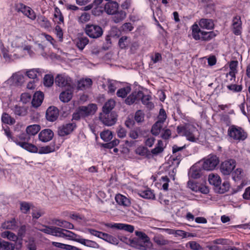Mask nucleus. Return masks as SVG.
I'll list each match as a JSON object with an SVG mask.
<instances>
[{
    "label": "nucleus",
    "mask_w": 250,
    "mask_h": 250,
    "mask_svg": "<svg viewBox=\"0 0 250 250\" xmlns=\"http://www.w3.org/2000/svg\"><path fill=\"white\" fill-rule=\"evenodd\" d=\"M177 133L192 142H197L199 139L200 133L197 128L190 123L181 124L177 127Z\"/></svg>",
    "instance_id": "nucleus-1"
},
{
    "label": "nucleus",
    "mask_w": 250,
    "mask_h": 250,
    "mask_svg": "<svg viewBox=\"0 0 250 250\" xmlns=\"http://www.w3.org/2000/svg\"><path fill=\"white\" fill-rule=\"evenodd\" d=\"M97 107L95 104H90L87 106L80 107L73 114V119L78 120L81 118H83L94 114L97 110Z\"/></svg>",
    "instance_id": "nucleus-2"
},
{
    "label": "nucleus",
    "mask_w": 250,
    "mask_h": 250,
    "mask_svg": "<svg viewBox=\"0 0 250 250\" xmlns=\"http://www.w3.org/2000/svg\"><path fill=\"white\" fill-rule=\"evenodd\" d=\"M228 134L231 139L238 142L244 141L247 138L246 132L242 127L234 125L229 127Z\"/></svg>",
    "instance_id": "nucleus-3"
},
{
    "label": "nucleus",
    "mask_w": 250,
    "mask_h": 250,
    "mask_svg": "<svg viewBox=\"0 0 250 250\" xmlns=\"http://www.w3.org/2000/svg\"><path fill=\"white\" fill-rule=\"evenodd\" d=\"M219 163V158L214 155H209L202 162V167L206 170H213Z\"/></svg>",
    "instance_id": "nucleus-4"
},
{
    "label": "nucleus",
    "mask_w": 250,
    "mask_h": 250,
    "mask_svg": "<svg viewBox=\"0 0 250 250\" xmlns=\"http://www.w3.org/2000/svg\"><path fill=\"white\" fill-rule=\"evenodd\" d=\"M86 34L91 38H98L103 33L102 28L95 24H87L84 29Z\"/></svg>",
    "instance_id": "nucleus-5"
},
{
    "label": "nucleus",
    "mask_w": 250,
    "mask_h": 250,
    "mask_svg": "<svg viewBox=\"0 0 250 250\" xmlns=\"http://www.w3.org/2000/svg\"><path fill=\"white\" fill-rule=\"evenodd\" d=\"M135 234L139 237L137 243H139L141 250H147L152 247V243L146 234L138 231H135Z\"/></svg>",
    "instance_id": "nucleus-6"
},
{
    "label": "nucleus",
    "mask_w": 250,
    "mask_h": 250,
    "mask_svg": "<svg viewBox=\"0 0 250 250\" xmlns=\"http://www.w3.org/2000/svg\"><path fill=\"white\" fill-rule=\"evenodd\" d=\"M55 82L60 87L73 88L72 82L71 78L65 74H59L56 77Z\"/></svg>",
    "instance_id": "nucleus-7"
},
{
    "label": "nucleus",
    "mask_w": 250,
    "mask_h": 250,
    "mask_svg": "<svg viewBox=\"0 0 250 250\" xmlns=\"http://www.w3.org/2000/svg\"><path fill=\"white\" fill-rule=\"evenodd\" d=\"M100 120L105 125L111 126L117 121V115L114 113L103 112L99 115Z\"/></svg>",
    "instance_id": "nucleus-8"
},
{
    "label": "nucleus",
    "mask_w": 250,
    "mask_h": 250,
    "mask_svg": "<svg viewBox=\"0 0 250 250\" xmlns=\"http://www.w3.org/2000/svg\"><path fill=\"white\" fill-rule=\"evenodd\" d=\"M16 9L18 12H21L25 16L31 20H35L36 18V15L35 12L29 7L24 5L22 3H18L16 5Z\"/></svg>",
    "instance_id": "nucleus-9"
},
{
    "label": "nucleus",
    "mask_w": 250,
    "mask_h": 250,
    "mask_svg": "<svg viewBox=\"0 0 250 250\" xmlns=\"http://www.w3.org/2000/svg\"><path fill=\"white\" fill-rule=\"evenodd\" d=\"M236 166V163L234 160L230 159L223 162L220 167L222 173L225 175L230 174Z\"/></svg>",
    "instance_id": "nucleus-10"
},
{
    "label": "nucleus",
    "mask_w": 250,
    "mask_h": 250,
    "mask_svg": "<svg viewBox=\"0 0 250 250\" xmlns=\"http://www.w3.org/2000/svg\"><path fill=\"white\" fill-rule=\"evenodd\" d=\"M22 246V241L20 240L16 244H13L8 241L2 240L0 241V250H21Z\"/></svg>",
    "instance_id": "nucleus-11"
},
{
    "label": "nucleus",
    "mask_w": 250,
    "mask_h": 250,
    "mask_svg": "<svg viewBox=\"0 0 250 250\" xmlns=\"http://www.w3.org/2000/svg\"><path fill=\"white\" fill-rule=\"evenodd\" d=\"M9 42L13 48H19L22 47L24 42V40L21 36H20L16 32L13 33L9 39Z\"/></svg>",
    "instance_id": "nucleus-12"
},
{
    "label": "nucleus",
    "mask_w": 250,
    "mask_h": 250,
    "mask_svg": "<svg viewBox=\"0 0 250 250\" xmlns=\"http://www.w3.org/2000/svg\"><path fill=\"white\" fill-rule=\"evenodd\" d=\"M76 127L74 123H68L63 125L58 128V133L59 136H64L71 133Z\"/></svg>",
    "instance_id": "nucleus-13"
},
{
    "label": "nucleus",
    "mask_w": 250,
    "mask_h": 250,
    "mask_svg": "<svg viewBox=\"0 0 250 250\" xmlns=\"http://www.w3.org/2000/svg\"><path fill=\"white\" fill-rule=\"evenodd\" d=\"M44 73L43 69L41 68H33L26 71V75L30 79L38 81V78L42 76Z\"/></svg>",
    "instance_id": "nucleus-14"
},
{
    "label": "nucleus",
    "mask_w": 250,
    "mask_h": 250,
    "mask_svg": "<svg viewBox=\"0 0 250 250\" xmlns=\"http://www.w3.org/2000/svg\"><path fill=\"white\" fill-rule=\"evenodd\" d=\"M0 236L4 239H7L10 241L14 242L15 244H16V243L20 240H21L22 241V239H19V236H21L20 232H19L18 236L11 231L6 230L1 233Z\"/></svg>",
    "instance_id": "nucleus-15"
},
{
    "label": "nucleus",
    "mask_w": 250,
    "mask_h": 250,
    "mask_svg": "<svg viewBox=\"0 0 250 250\" xmlns=\"http://www.w3.org/2000/svg\"><path fill=\"white\" fill-rule=\"evenodd\" d=\"M59 115L58 109L54 106H50L46 110V117L47 120L53 122L55 121Z\"/></svg>",
    "instance_id": "nucleus-16"
},
{
    "label": "nucleus",
    "mask_w": 250,
    "mask_h": 250,
    "mask_svg": "<svg viewBox=\"0 0 250 250\" xmlns=\"http://www.w3.org/2000/svg\"><path fill=\"white\" fill-rule=\"evenodd\" d=\"M57 235L58 237H68L70 239L74 240L76 241V239L79 238V236L75 234L72 231L69 230L62 229L59 228V230L57 231Z\"/></svg>",
    "instance_id": "nucleus-17"
},
{
    "label": "nucleus",
    "mask_w": 250,
    "mask_h": 250,
    "mask_svg": "<svg viewBox=\"0 0 250 250\" xmlns=\"http://www.w3.org/2000/svg\"><path fill=\"white\" fill-rule=\"evenodd\" d=\"M54 135L52 131L49 129L42 130L39 134V138L43 142H47L52 139Z\"/></svg>",
    "instance_id": "nucleus-18"
},
{
    "label": "nucleus",
    "mask_w": 250,
    "mask_h": 250,
    "mask_svg": "<svg viewBox=\"0 0 250 250\" xmlns=\"http://www.w3.org/2000/svg\"><path fill=\"white\" fill-rule=\"evenodd\" d=\"M241 21L240 17L236 16L232 20V28L233 33L236 35H239L241 33Z\"/></svg>",
    "instance_id": "nucleus-19"
},
{
    "label": "nucleus",
    "mask_w": 250,
    "mask_h": 250,
    "mask_svg": "<svg viewBox=\"0 0 250 250\" xmlns=\"http://www.w3.org/2000/svg\"><path fill=\"white\" fill-rule=\"evenodd\" d=\"M198 24L201 28L207 30H211L214 26L213 20L209 19H201L199 21Z\"/></svg>",
    "instance_id": "nucleus-20"
},
{
    "label": "nucleus",
    "mask_w": 250,
    "mask_h": 250,
    "mask_svg": "<svg viewBox=\"0 0 250 250\" xmlns=\"http://www.w3.org/2000/svg\"><path fill=\"white\" fill-rule=\"evenodd\" d=\"M106 226L110 228H114L119 229L125 230L129 232H132L134 229L133 226L122 223H116L114 224H109Z\"/></svg>",
    "instance_id": "nucleus-21"
},
{
    "label": "nucleus",
    "mask_w": 250,
    "mask_h": 250,
    "mask_svg": "<svg viewBox=\"0 0 250 250\" xmlns=\"http://www.w3.org/2000/svg\"><path fill=\"white\" fill-rule=\"evenodd\" d=\"M43 99V94L42 92L37 91L33 95L31 103L34 107H38L41 105Z\"/></svg>",
    "instance_id": "nucleus-22"
},
{
    "label": "nucleus",
    "mask_w": 250,
    "mask_h": 250,
    "mask_svg": "<svg viewBox=\"0 0 250 250\" xmlns=\"http://www.w3.org/2000/svg\"><path fill=\"white\" fill-rule=\"evenodd\" d=\"M118 3L115 1L107 2L104 6V10L109 15H112L117 11Z\"/></svg>",
    "instance_id": "nucleus-23"
},
{
    "label": "nucleus",
    "mask_w": 250,
    "mask_h": 250,
    "mask_svg": "<svg viewBox=\"0 0 250 250\" xmlns=\"http://www.w3.org/2000/svg\"><path fill=\"white\" fill-rule=\"evenodd\" d=\"M139 100H141L142 103L149 108L153 107V104L150 101L151 97L148 95H145L142 91H138Z\"/></svg>",
    "instance_id": "nucleus-24"
},
{
    "label": "nucleus",
    "mask_w": 250,
    "mask_h": 250,
    "mask_svg": "<svg viewBox=\"0 0 250 250\" xmlns=\"http://www.w3.org/2000/svg\"><path fill=\"white\" fill-rule=\"evenodd\" d=\"M115 200L118 204L124 207H128L131 204L128 198L121 194H118L116 195Z\"/></svg>",
    "instance_id": "nucleus-25"
},
{
    "label": "nucleus",
    "mask_w": 250,
    "mask_h": 250,
    "mask_svg": "<svg viewBox=\"0 0 250 250\" xmlns=\"http://www.w3.org/2000/svg\"><path fill=\"white\" fill-rule=\"evenodd\" d=\"M208 181L210 184L215 187V189L221 184V179L217 174L210 173L208 177Z\"/></svg>",
    "instance_id": "nucleus-26"
},
{
    "label": "nucleus",
    "mask_w": 250,
    "mask_h": 250,
    "mask_svg": "<svg viewBox=\"0 0 250 250\" xmlns=\"http://www.w3.org/2000/svg\"><path fill=\"white\" fill-rule=\"evenodd\" d=\"M13 83L17 85H21L24 82V76L19 72L13 74L10 79Z\"/></svg>",
    "instance_id": "nucleus-27"
},
{
    "label": "nucleus",
    "mask_w": 250,
    "mask_h": 250,
    "mask_svg": "<svg viewBox=\"0 0 250 250\" xmlns=\"http://www.w3.org/2000/svg\"><path fill=\"white\" fill-rule=\"evenodd\" d=\"M16 144L31 152H38V149L34 145L25 142H16Z\"/></svg>",
    "instance_id": "nucleus-28"
},
{
    "label": "nucleus",
    "mask_w": 250,
    "mask_h": 250,
    "mask_svg": "<svg viewBox=\"0 0 250 250\" xmlns=\"http://www.w3.org/2000/svg\"><path fill=\"white\" fill-rule=\"evenodd\" d=\"M191 30L192 36L193 39L195 40H200L202 36V32H203L204 31L200 29L199 25L196 23L192 25Z\"/></svg>",
    "instance_id": "nucleus-29"
},
{
    "label": "nucleus",
    "mask_w": 250,
    "mask_h": 250,
    "mask_svg": "<svg viewBox=\"0 0 250 250\" xmlns=\"http://www.w3.org/2000/svg\"><path fill=\"white\" fill-rule=\"evenodd\" d=\"M188 176L193 179L199 178L201 176L200 167L197 165H195L191 167L188 171Z\"/></svg>",
    "instance_id": "nucleus-30"
},
{
    "label": "nucleus",
    "mask_w": 250,
    "mask_h": 250,
    "mask_svg": "<svg viewBox=\"0 0 250 250\" xmlns=\"http://www.w3.org/2000/svg\"><path fill=\"white\" fill-rule=\"evenodd\" d=\"M37 21L42 27L45 29H48L50 28L51 27V24L49 21L43 16H38Z\"/></svg>",
    "instance_id": "nucleus-31"
},
{
    "label": "nucleus",
    "mask_w": 250,
    "mask_h": 250,
    "mask_svg": "<svg viewBox=\"0 0 250 250\" xmlns=\"http://www.w3.org/2000/svg\"><path fill=\"white\" fill-rule=\"evenodd\" d=\"M218 34L217 31H212L210 32L204 31L202 32L201 40L205 41H209L214 38Z\"/></svg>",
    "instance_id": "nucleus-32"
},
{
    "label": "nucleus",
    "mask_w": 250,
    "mask_h": 250,
    "mask_svg": "<svg viewBox=\"0 0 250 250\" xmlns=\"http://www.w3.org/2000/svg\"><path fill=\"white\" fill-rule=\"evenodd\" d=\"M92 83V81L90 78L83 79L80 80L78 83V88L79 89H84L89 88Z\"/></svg>",
    "instance_id": "nucleus-33"
},
{
    "label": "nucleus",
    "mask_w": 250,
    "mask_h": 250,
    "mask_svg": "<svg viewBox=\"0 0 250 250\" xmlns=\"http://www.w3.org/2000/svg\"><path fill=\"white\" fill-rule=\"evenodd\" d=\"M112 20L115 23H119L124 20L126 17V13L122 10L117 11L113 14Z\"/></svg>",
    "instance_id": "nucleus-34"
},
{
    "label": "nucleus",
    "mask_w": 250,
    "mask_h": 250,
    "mask_svg": "<svg viewBox=\"0 0 250 250\" xmlns=\"http://www.w3.org/2000/svg\"><path fill=\"white\" fill-rule=\"evenodd\" d=\"M88 42L89 40L86 37H78L76 41V45L81 50H83Z\"/></svg>",
    "instance_id": "nucleus-35"
},
{
    "label": "nucleus",
    "mask_w": 250,
    "mask_h": 250,
    "mask_svg": "<svg viewBox=\"0 0 250 250\" xmlns=\"http://www.w3.org/2000/svg\"><path fill=\"white\" fill-rule=\"evenodd\" d=\"M69 89L62 92L60 95V99L63 103L69 102L72 97V91Z\"/></svg>",
    "instance_id": "nucleus-36"
},
{
    "label": "nucleus",
    "mask_w": 250,
    "mask_h": 250,
    "mask_svg": "<svg viewBox=\"0 0 250 250\" xmlns=\"http://www.w3.org/2000/svg\"><path fill=\"white\" fill-rule=\"evenodd\" d=\"M1 228L5 229H15L17 228V223L15 219L3 222Z\"/></svg>",
    "instance_id": "nucleus-37"
},
{
    "label": "nucleus",
    "mask_w": 250,
    "mask_h": 250,
    "mask_svg": "<svg viewBox=\"0 0 250 250\" xmlns=\"http://www.w3.org/2000/svg\"><path fill=\"white\" fill-rule=\"evenodd\" d=\"M76 242H79L85 246L94 248H97L98 246V244L94 241L82 238H80V237H79V238L76 239Z\"/></svg>",
    "instance_id": "nucleus-38"
},
{
    "label": "nucleus",
    "mask_w": 250,
    "mask_h": 250,
    "mask_svg": "<svg viewBox=\"0 0 250 250\" xmlns=\"http://www.w3.org/2000/svg\"><path fill=\"white\" fill-rule=\"evenodd\" d=\"M59 230V228L55 227H48L46 226H44L43 227V229H41V231L45 233L46 234H51L55 236L57 235V231Z\"/></svg>",
    "instance_id": "nucleus-39"
},
{
    "label": "nucleus",
    "mask_w": 250,
    "mask_h": 250,
    "mask_svg": "<svg viewBox=\"0 0 250 250\" xmlns=\"http://www.w3.org/2000/svg\"><path fill=\"white\" fill-rule=\"evenodd\" d=\"M41 129L38 125H28L26 129V131L28 135H35L38 133Z\"/></svg>",
    "instance_id": "nucleus-40"
},
{
    "label": "nucleus",
    "mask_w": 250,
    "mask_h": 250,
    "mask_svg": "<svg viewBox=\"0 0 250 250\" xmlns=\"http://www.w3.org/2000/svg\"><path fill=\"white\" fill-rule=\"evenodd\" d=\"M55 150L54 144H50L48 146L41 147L38 151L40 154H46L54 152Z\"/></svg>",
    "instance_id": "nucleus-41"
},
{
    "label": "nucleus",
    "mask_w": 250,
    "mask_h": 250,
    "mask_svg": "<svg viewBox=\"0 0 250 250\" xmlns=\"http://www.w3.org/2000/svg\"><path fill=\"white\" fill-rule=\"evenodd\" d=\"M139 195L144 198L149 199H154L155 198L154 193L152 190L149 188L140 191Z\"/></svg>",
    "instance_id": "nucleus-42"
},
{
    "label": "nucleus",
    "mask_w": 250,
    "mask_h": 250,
    "mask_svg": "<svg viewBox=\"0 0 250 250\" xmlns=\"http://www.w3.org/2000/svg\"><path fill=\"white\" fill-rule=\"evenodd\" d=\"M116 102L113 99H110L107 101L103 107V112H110L115 106Z\"/></svg>",
    "instance_id": "nucleus-43"
},
{
    "label": "nucleus",
    "mask_w": 250,
    "mask_h": 250,
    "mask_svg": "<svg viewBox=\"0 0 250 250\" xmlns=\"http://www.w3.org/2000/svg\"><path fill=\"white\" fill-rule=\"evenodd\" d=\"M131 43V39L127 36H123L119 39V45L122 49H124L128 46Z\"/></svg>",
    "instance_id": "nucleus-44"
},
{
    "label": "nucleus",
    "mask_w": 250,
    "mask_h": 250,
    "mask_svg": "<svg viewBox=\"0 0 250 250\" xmlns=\"http://www.w3.org/2000/svg\"><path fill=\"white\" fill-rule=\"evenodd\" d=\"M171 162V164L173 165L174 168L172 170V174L171 175L173 176V179L174 180V176L175 174V172L174 171L175 168L178 166L181 161V157L177 156L176 157L172 156L170 157V160L169 161Z\"/></svg>",
    "instance_id": "nucleus-45"
},
{
    "label": "nucleus",
    "mask_w": 250,
    "mask_h": 250,
    "mask_svg": "<svg viewBox=\"0 0 250 250\" xmlns=\"http://www.w3.org/2000/svg\"><path fill=\"white\" fill-rule=\"evenodd\" d=\"M101 239H103L111 244L115 245L118 244V240L116 238L105 233H103L102 235Z\"/></svg>",
    "instance_id": "nucleus-46"
},
{
    "label": "nucleus",
    "mask_w": 250,
    "mask_h": 250,
    "mask_svg": "<svg viewBox=\"0 0 250 250\" xmlns=\"http://www.w3.org/2000/svg\"><path fill=\"white\" fill-rule=\"evenodd\" d=\"M229 188V183L227 182H224L222 185L221 184L216 187L215 188V190L216 192L219 193H224L225 192L227 191Z\"/></svg>",
    "instance_id": "nucleus-47"
},
{
    "label": "nucleus",
    "mask_w": 250,
    "mask_h": 250,
    "mask_svg": "<svg viewBox=\"0 0 250 250\" xmlns=\"http://www.w3.org/2000/svg\"><path fill=\"white\" fill-rule=\"evenodd\" d=\"M54 21L59 24L63 22V17L59 8H56L54 14Z\"/></svg>",
    "instance_id": "nucleus-48"
},
{
    "label": "nucleus",
    "mask_w": 250,
    "mask_h": 250,
    "mask_svg": "<svg viewBox=\"0 0 250 250\" xmlns=\"http://www.w3.org/2000/svg\"><path fill=\"white\" fill-rule=\"evenodd\" d=\"M14 112L17 115L24 116L27 114V109L25 107L16 106L14 108Z\"/></svg>",
    "instance_id": "nucleus-49"
},
{
    "label": "nucleus",
    "mask_w": 250,
    "mask_h": 250,
    "mask_svg": "<svg viewBox=\"0 0 250 250\" xmlns=\"http://www.w3.org/2000/svg\"><path fill=\"white\" fill-rule=\"evenodd\" d=\"M163 142L161 140H159L156 147L151 151L154 155H157L161 153L164 150Z\"/></svg>",
    "instance_id": "nucleus-50"
},
{
    "label": "nucleus",
    "mask_w": 250,
    "mask_h": 250,
    "mask_svg": "<svg viewBox=\"0 0 250 250\" xmlns=\"http://www.w3.org/2000/svg\"><path fill=\"white\" fill-rule=\"evenodd\" d=\"M101 139L105 142H108L111 140L113 137L112 132L108 130H104L100 134Z\"/></svg>",
    "instance_id": "nucleus-51"
},
{
    "label": "nucleus",
    "mask_w": 250,
    "mask_h": 250,
    "mask_svg": "<svg viewBox=\"0 0 250 250\" xmlns=\"http://www.w3.org/2000/svg\"><path fill=\"white\" fill-rule=\"evenodd\" d=\"M163 124L157 121L152 127L151 130L152 133L154 135H158L162 128Z\"/></svg>",
    "instance_id": "nucleus-52"
},
{
    "label": "nucleus",
    "mask_w": 250,
    "mask_h": 250,
    "mask_svg": "<svg viewBox=\"0 0 250 250\" xmlns=\"http://www.w3.org/2000/svg\"><path fill=\"white\" fill-rule=\"evenodd\" d=\"M186 247H189L192 250H203L202 247L197 242L191 241L186 244Z\"/></svg>",
    "instance_id": "nucleus-53"
},
{
    "label": "nucleus",
    "mask_w": 250,
    "mask_h": 250,
    "mask_svg": "<svg viewBox=\"0 0 250 250\" xmlns=\"http://www.w3.org/2000/svg\"><path fill=\"white\" fill-rule=\"evenodd\" d=\"M138 100H139L138 92H134L126 99L125 103L126 104L130 105Z\"/></svg>",
    "instance_id": "nucleus-54"
},
{
    "label": "nucleus",
    "mask_w": 250,
    "mask_h": 250,
    "mask_svg": "<svg viewBox=\"0 0 250 250\" xmlns=\"http://www.w3.org/2000/svg\"><path fill=\"white\" fill-rule=\"evenodd\" d=\"M130 90L129 86L121 88L117 91V95L119 97L124 98L130 92Z\"/></svg>",
    "instance_id": "nucleus-55"
},
{
    "label": "nucleus",
    "mask_w": 250,
    "mask_h": 250,
    "mask_svg": "<svg viewBox=\"0 0 250 250\" xmlns=\"http://www.w3.org/2000/svg\"><path fill=\"white\" fill-rule=\"evenodd\" d=\"M54 83V78L51 75H45L43 78V83L45 86L50 87Z\"/></svg>",
    "instance_id": "nucleus-56"
},
{
    "label": "nucleus",
    "mask_w": 250,
    "mask_h": 250,
    "mask_svg": "<svg viewBox=\"0 0 250 250\" xmlns=\"http://www.w3.org/2000/svg\"><path fill=\"white\" fill-rule=\"evenodd\" d=\"M90 18L91 15L90 14L84 12L78 18V22L80 23L87 22L90 21Z\"/></svg>",
    "instance_id": "nucleus-57"
},
{
    "label": "nucleus",
    "mask_w": 250,
    "mask_h": 250,
    "mask_svg": "<svg viewBox=\"0 0 250 250\" xmlns=\"http://www.w3.org/2000/svg\"><path fill=\"white\" fill-rule=\"evenodd\" d=\"M238 65V62L232 61L229 63V75L232 77V76H234V74H236L237 72V68Z\"/></svg>",
    "instance_id": "nucleus-58"
},
{
    "label": "nucleus",
    "mask_w": 250,
    "mask_h": 250,
    "mask_svg": "<svg viewBox=\"0 0 250 250\" xmlns=\"http://www.w3.org/2000/svg\"><path fill=\"white\" fill-rule=\"evenodd\" d=\"M1 121L3 123L12 125L15 123V120L7 113H3L1 117Z\"/></svg>",
    "instance_id": "nucleus-59"
},
{
    "label": "nucleus",
    "mask_w": 250,
    "mask_h": 250,
    "mask_svg": "<svg viewBox=\"0 0 250 250\" xmlns=\"http://www.w3.org/2000/svg\"><path fill=\"white\" fill-rule=\"evenodd\" d=\"M133 28L134 27L132 26L131 23L126 22L123 24L120 27V30L122 32L127 33L132 31L133 29Z\"/></svg>",
    "instance_id": "nucleus-60"
},
{
    "label": "nucleus",
    "mask_w": 250,
    "mask_h": 250,
    "mask_svg": "<svg viewBox=\"0 0 250 250\" xmlns=\"http://www.w3.org/2000/svg\"><path fill=\"white\" fill-rule=\"evenodd\" d=\"M117 82L114 80H108L107 81V86L108 92L110 93H114L116 89Z\"/></svg>",
    "instance_id": "nucleus-61"
},
{
    "label": "nucleus",
    "mask_w": 250,
    "mask_h": 250,
    "mask_svg": "<svg viewBox=\"0 0 250 250\" xmlns=\"http://www.w3.org/2000/svg\"><path fill=\"white\" fill-rule=\"evenodd\" d=\"M243 171L240 168L236 169L232 173V178L234 181L239 180L242 176Z\"/></svg>",
    "instance_id": "nucleus-62"
},
{
    "label": "nucleus",
    "mask_w": 250,
    "mask_h": 250,
    "mask_svg": "<svg viewBox=\"0 0 250 250\" xmlns=\"http://www.w3.org/2000/svg\"><path fill=\"white\" fill-rule=\"evenodd\" d=\"M167 119V114L165 110L163 108L161 109L158 116L157 122L164 124Z\"/></svg>",
    "instance_id": "nucleus-63"
},
{
    "label": "nucleus",
    "mask_w": 250,
    "mask_h": 250,
    "mask_svg": "<svg viewBox=\"0 0 250 250\" xmlns=\"http://www.w3.org/2000/svg\"><path fill=\"white\" fill-rule=\"evenodd\" d=\"M135 120L136 122L140 123L144 121V114L141 110H138L135 115Z\"/></svg>",
    "instance_id": "nucleus-64"
}]
</instances>
